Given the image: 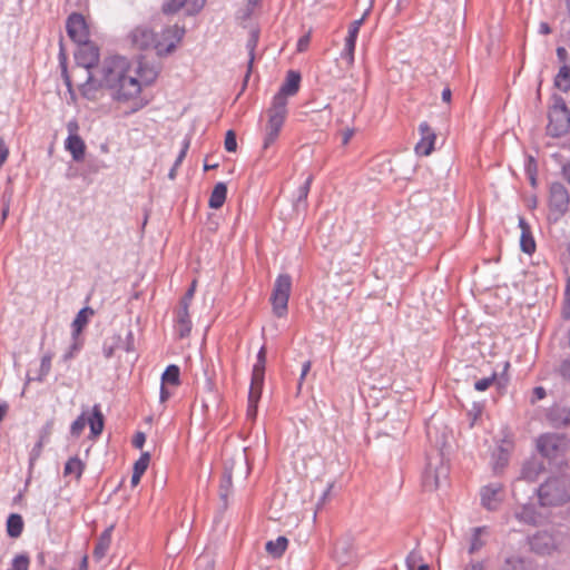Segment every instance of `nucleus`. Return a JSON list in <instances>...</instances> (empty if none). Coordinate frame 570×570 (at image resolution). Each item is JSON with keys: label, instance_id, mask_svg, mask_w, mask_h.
<instances>
[{"label": "nucleus", "instance_id": "nucleus-25", "mask_svg": "<svg viewBox=\"0 0 570 570\" xmlns=\"http://www.w3.org/2000/svg\"><path fill=\"white\" fill-rule=\"evenodd\" d=\"M87 422L90 426V433L92 436L96 438L102 433L105 417L99 404H95L92 406L91 415L88 417Z\"/></svg>", "mask_w": 570, "mask_h": 570}, {"label": "nucleus", "instance_id": "nucleus-52", "mask_svg": "<svg viewBox=\"0 0 570 570\" xmlns=\"http://www.w3.org/2000/svg\"><path fill=\"white\" fill-rule=\"evenodd\" d=\"M524 170L527 175L537 174L538 166L537 161L532 156H528L524 163Z\"/></svg>", "mask_w": 570, "mask_h": 570}, {"label": "nucleus", "instance_id": "nucleus-11", "mask_svg": "<svg viewBox=\"0 0 570 570\" xmlns=\"http://www.w3.org/2000/svg\"><path fill=\"white\" fill-rule=\"evenodd\" d=\"M76 65L79 68L92 69L99 61V49L91 41L79 43L78 50L75 52Z\"/></svg>", "mask_w": 570, "mask_h": 570}, {"label": "nucleus", "instance_id": "nucleus-19", "mask_svg": "<svg viewBox=\"0 0 570 570\" xmlns=\"http://www.w3.org/2000/svg\"><path fill=\"white\" fill-rule=\"evenodd\" d=\"M205 4V0H167L163 10L166 13H175L181 8H186L189 14L198 12Z\"/></svg>", "mask_w": 570, "mask_h": 570}, {"label": "nucleus", "instance_id": "nucleus-22", "mask_svg": "<svg viewBox=\"0 0 570 570\" xmlns=\"http://www.w3.org/2000/svg\"><path fill=\"white\" fill-rule=\"evenodd\" d=\"M519 227L521 228L520 247L525 254L531 255L535 250V242L531 233L530 225L523 218H519Z\"/></svg>", "mask_w": 570, "mask_h": 570}, {"label": "nucleus", "instance_id": "nucleus-55", "mask_svg": "<svg viewBox=\"0 0 570 570\" xmlns=\"http://www.w3.org/2000/svg\"><path fill=\"white\" fill-rule=\"evenodd\" d=\"M43 444H45V442H43L42 438H40L39 441L32 448V451L30 453V462L31 463L40 456Z\"/></svg>", "mask_w": 570, "mask_h": 570}, {"label": "nucleus", "instance_id": "nucleus-32", "mask_svg": "<svg viewBox=\"0 0 570 570\" xmlns=\"http://www.w3.org/2000/svg\"><path fill=\"white\" fill-rule=\"evenodd\" d=\"M288 544V540L281 535L276 540H271L266 543V551L272 554L273 557H281Z\"/></svg>", "mask_w": 570, "mask_h": 570}, {"label": "nucleus", "instance_id": "nucleus-59", "mask_svg": "<svg viewBox=\"0 0 570 570\" xmlns=\"http://www.w3.org/2000/svg\"><path fill=\"white\" fill-rule=\"evenodd\" d=\"M53 428V421H48L41 429V435L43 442H47Z\"/></svg>", "mask_w": 570, "mask_h": 570}, {"label": "nucleus", "instance_id": "nucleus-41", "mask_svg": "<svg viewBox=\"0 0 570 570\" xmlns=\"http://www.w3.org/2000/svg\"><path fill=\"white\" fill-rule=\"evenodd\" d=\"M405 564L409 570H420V566H428L422 562V557L416 550H413L407 554Z\"/></svg>", "mask_w": 570, "mask_h": 570}, {"label": "nucleus", "instance_id": "nucleus-26", "mask_svg": "<svg viewBox=\"0 0 570 570\" xmlns=\"http://www.w3.org/2000/svg\"><path fill=\"white\" fill-rule=\"evenodd\" d=\"M515 519L525 524H537L539 520V514L533 504H522L519 510L514 512Z\"/></svg>", "mask_w": 570, "mask_h": 570}, {"label": "nucleus", "instance_id": "nucleus-60", "mask_svg": "<svg viewBox=\"0 0 570 570\" xmlns=\"http://www.w3.org/2000/svg\"><path fill=\"white\" fill-rule=\"evenodd\" d=\"M560 373L562 377L570 381V360H566L562 362L560 366Z\"/></svg>", "mask_w": 570, "mask_h": 570}, {"label": "nucleus", "instance_id": "nucleus-33", "mask_svg": "<svg viewBox=\"0 0 570 570\" xmlns=\"http://www.w3.org/2000/svg\"><path fill=\"white\" fill-rule=\"evenodd\" d=\"M96 73H88L86 81L80 86V91L86 98H94L96 90L101 86V81L95 78Z\"/></svg>", "mask_w": 570, "mask_h": 570}, {"label": "nucleus", "instance_id": "nucleus-46", "mask_svg": "<svg viewBox=\"0 0 570 570\" xmlns=\"http://www.w3.org/2000/svg\"><path fill=\"white\" fill-rule=\"evenodd\" d=\"M557 58L560 63L559 71H570V66L568 65L569 55L566 48H557Z\"/></svg>", "mask_w": 570, "mask_h": 570}, {"label": "nucleus", "instance_id": "nucleus-43", "mask_svg": "<svg viewBox=\"0 0 570 570\" xmlns=\"http://www.w3.org/2000/svg\"><path fill=\"white\" fill-rule=\"evenodd\" d=\"M150 461V454L142 452L140 458L135 462L132 472L144 474L148 468Z\"/></svg>", "mask_w": 570, "mask_h": 570}, {"label": "nucleus", "instance_id": "nucleus-6", "mask_svg": "<svg viewBox=\"0 0 570 570\" xmlns=\"http://www.w3.org/2000/svg\"><path fill=\"white\" fill-rule=\"evenodd\" d=\"M449 472V466L443 462L440 455L434 460H430L422 476L424 489L426 491L439 489L446 482Z\"/></svg>", "mask_w": 570, "mask_h": 570}, {"label": "nucleus", "instance_id": "nucleus-2", "mask_svg": "<svg viewBox=\"0 0 570 570\" xmlns=\"http://www.w3.org/2000/svg\"><path fill=\"white\" fill-rule=\"evenodd\" d=\"M542 507H559L570 501V475L549 476L540 487L533 489Z\"/></svg>", "mask_w": 570, "mask_h": 570}, {"label": "nucleus", "instance_id": "nucleus-47", "mask_svg": "<svg viewBox=\"0 0 570 570\" xmlns=\"http://www.w3.org/2000/svg\"><path fill=\"white\" fill-rule=\"evenodd\" d=\"M86 423H87V420L85 419V415L81 414L80 416H78L72 423H71V426H70V433L73 435V436H79L81 434V432L83 431L85 426H86Z\"/></svg>", "mask_w": 570, "mask_h": 570}, {"label": "nucleus", "instance_id": "nucleus-30", "mask_svg": "<svg viewBox=\"0 0 570 570\" xmlns=\"http://www.w3.org/2000/svg\"><path fill=\"white\" fill-rule=\"evenodd\" d=\"M485 533H488L487 527H476L473 529L468 550L470 554H474L485 546V540L482 539V534Z\"/></svg>", "mask_w": 570, "mask_h": 570}, {"label": "nucleus", "instance_id": "nucleus-18", "mask_svg": "<svg viewBox=\"0 0 570 570\" xmlns=\"http://www.w3.org/2000/svg\"><path fill=\"white\" fill-rule=\"evenodd\" d=\"M547 420L557 429L570 426V407L556 402L547 412Z\"/></svg>", "mask_w": 570, "mask_h": 570}, {"label": "nucleus", "instance_id": "nucleus-64", "mask_svg": "<svg viewBox=\"0 0 570 570\" xmlns=\"http://www.w3.org/2000/svg\"><path fill=\"white\" fill-rule=\"evenodd\" d=\"M562 175L564 179L570 184V161L562 166Z\"/></svg>", "mask_w": 570, "mask_h": 570}, {"label": "nucleus", "instance_id": "nucleus-62", "mask_svg": "<svg viewBox=\"0 0 570 570\" xmlns=\"http://www.w3.org/2000/svg\"><path fill=\"white\" fill-rule=\"evenodd\" d=\"M463 570H484L483 561H471Z\"/></svg>", "mask_w": 570, "mask_h": 570}, {"label": "nucleus", "instance_id": "nucleus-38", "mask_svg": "<svg viewBox=\"0 0 570 570\" xmlns=\"http://www.w3.org/2000/svg\"><path fill=\"white\" fill-rule=\"evenodd\" d=\"M51 361H52V353H50V352L46 353L41 357L39 374L37 377H33V380L42 382L46 379V376L50 373V370H51ZM30 381H32V379L28 377L27 383H29Z\"/></svg>", "mask_w": 570, "mask_h": 570}, {"label": "nucleus", "instance_id": "nucleus-56", "mask_svg": "<svg viewBox=\"0 0 570 570\" xmlns=\"http://www.w3.org/2000/svg\"><path fill=\"white\" fill-rule=\"evenodd\" d=\"M566 295H567V298H566V302H564V305L562 308V315L564 318L568 320V318H570V284H568V286H567Z\"/></svg>", "mask_w": 570, "mask_h": 570}, {"label": "nucleus", "instance_id": "nucleus-37", "mask_svg": "<svg viewBox=\"0 0 570 570\" xmlns=\"http://www.w3.org/2000/svg\"><path fill=\"white\" fill-rule=\"evenodd\" d=\"M179 375L180 370L177 365L170 364L166 367L161 375V383L163 384H171V385H178L179 384Z\"/></svg>", "mask_w": 570, "mask_h": 570}, {"label": "nucleus", "instance_id": "nucleus-39", "mask_svg": "<svg viewBox=\"0 0 570 570\" xmlns=\"http://www.w3.org/2000/svg\"><path fill=\"white\" fill-rule=\"evenodd\" d=\"M350 544L347 542H338L334 549V556L337 562L346 564L351 561L348 553Z\"/></svg>", "mask_w": 570, "mask_h": 570}, {"label": "nucleus", "instance_id": "nucleus-34", "mask_svg": "<svg viewBox=\"0 0 570 570\" xmlns=\"http://www.w3.org/2000/svg\"><path fill=\"white\" fill-rule=\"evenodd\" d=\"M262 395V389L254 387L250 385L248 393V406H247V416L255 417L257 413V403Z\"/></svg>", "mask_w": 570, "mask_h": 570}, {"label": "nucleus", "instance_id": "nucleus-23", "mask_svg": "<svg viewBox=\"0 0 570 570\" xmlns=\"http://www.w3.org/2000/svg\"><path fill=\"white\" fill-rule=\"evenodd\" d=\"M66 149L71 154L75 161H80L85 157L86 145L78 135H69L66 139Z\"/></svg>", "mask_w": 570, "mask_h": 570}, {"label": "nucleus", "instance_id": "nucleus-44", "mask_svg": "<svg viewBox=\"0 0 570 570\" xmlns=\"http://www.w3.org/2000/svg\"><path fill=\"white\" fill-rule=\"evenodd\" d=\"M554 86L563 92L570 90V73H556Z\"/></svg>", "mask_w": 570, "mask_h": 570}, {"label": "nucleus", "instance_id": "nucleus-57", "mask_svg": "<svg viewBox=\"0 0 570 570\" xmlns=\"http://www.w3.org/2000/svg\"><path fill=\"white\" fill-rule=\"evenodd\" d=\"M309 43H311V36L308 33L302 36L297 41V50L301 52L305 51L308 48Z\"/></svg>", "mask_w": 570, "mask_h": 570}, {"label": "nucleus", "instance_id": "nucleus-50", "mask_svg": "<svg viewBox=\"0 0 570 570\" xmlns=\"http://www.w3.org/2000/svg\"><path fill=\"white\" fill-rule=\"evenodd\" d=\"M189 145H190L189 138H185L183 140V144H181V149H180V151H179V154H178V156H177V158H176V160L174 163L175 168H178L180 166V164L183 163V160L186 157V154H187V151L189 149Z\"/></svg>", "mask_w": 570, "mask_h": 570}, {"label": "nucleus", "instance_id": "nucleus-13", "mask_svg": "<svg viewBox=\"0 0 570 570\" xmlns=\"http://www.w3.org/2000/svg\"><path fill=\"white\" fill-rule=\"evenodd\" d=\"M363 23V19L354 20L348 26L347 36L345 37L344 48L341 53V59L345 61L344 68H350L354 60L355 42L358 37L360 28Z\"/></svg>", "mask_w": 570, "mask_h": 570}, {"label": "nucleus", "instance_id": "nucleus-53", "mask_svg": "<svg viewBox=\"0 0 570 570\" xmlns=\"http://www.w3.org/2000/svg\"><path fill=\"white\" fill-rule=\"evenodd\" d=\"M121 348H124L127 353H130L135 350V338L131 331H128Z\"/></svg>", "mask_w": 570, "mask_h": 570}, {"label": "nucleus", "instance_id": "nucleus-8", "mask_svg": "<svg viewBox=\"0 0 570 570\" xmlns=\"http://www.w3.org/2000/svg\"><path fill=\"white\" fill-rule=\"evenodd\" d=\"M544 469L543 461L538 458H530L523 462L520 476L512 483V495L517 501H519L518 490L522 483L537 481Z\"/></svg>", "mask_w": 570, "mask_h": 570}, {"label": "nucleus", "instance_id": "nucleus-3", "mask_svg": "<svg viewBox=\"0 0 570 570\" xmlns=\"http://www.w3.org/2000/svg\"><path fill=\"white\" fill-rule=\"evenodd\" d=\"M552 98L547 132L551 137H560L570 129V110L561 96L553 95Z\"/></svg>", "mask_w": 570, "mask_h": 570}, {"label": "nucleus", "instance_id": "nucleus-24", "mask_svg": "<svg viewBox=\"0 0 570 570\" xmlns=\"http://www.w3.org/2000/svg\"><path fill=\"white\" fill-rule=\"evenodd\" d=\"M114 527L110 525L107 528L98 538L95 549H94V558L96 560H101L108 552L110 544H111V534H112Z\"/></svg>", "mask_w": 570, "mask_h": 570}, {"label": "nucleus", "instance_id": "nucleus-35", "mask_svg": "<svg viewBox=\"0 0 570 570\" xmlns=\"http://www.w3.org/2000/svg\"><path fill=\"white\" fill-rule=\"evenodd\" d=\"M313 183V175L307 176L305 181L297 188L295 197V206L298 208L301 204L306 205L309 194L311 185Z\"/></svg>", "mask_w": 570, "mask_h": 570}, {"label": "nucleus", "instance_id": "nucleus-1", "mask_svg": "<svg viewBox=\"0 0 570 570\" xmlns=\"http://www.w3.org/2000/svg\"><path fill=\"white\" fill-rule=\"evenodd\" d=\"M301 73H287L285 81L281 85L278 91L273 96L269 108L267 109L268 121L264 137L263 148L267 149L273 145L285 122L288 110L289 98L297 95L301 88Z\"/></svg>", "mask_w": 570, "mask_h": 570}, {"label": "nucleus", "instance_id": "nucleus-5", "mask_svg": "<svg viewBox=\"0 0 570 570\" xmlns=\"http://www.w3.org/2000/svg\"><path fill=\"white\" fill-rule=\"evenodd\" d=\"M106 77L107 81L116 80L117 85L112 94L114 98L118 101H127L136 98L140 91L141 86L137 78L129 77L127 73H101Z\"/></svg>", "mask_w": 570, "mask_h": 570}, {"label": "nucleus", "instance_id": "nucleus-10", "mask_svg": "<svg viewBox=\"0 0 570 570\" xmlns=\"http://www.w3.org/2000/svg\"><path fill=\"white\" fill-rule=\"evenodd\" d=\"M562 435L556 433H544L537 439L538 452L549 460H556L563 451Z\"/></svg>", "mask_w": 570, "mask_h": 570}, {"label": "nucleus", "instance_id": "nucleus-48", "mask_svg": "<svg viewBox=\"0 0 570 570\" xmlns=\"http://www.w3.org/2000/svg\"><path fill=\"white\" fill-rule=\"evenodd\" d=\"M225 149L229 153H234L237 149L236 135L233 130H228L224 141Z\"/></svg>", "mask_w": 570, "mask_h": 570}, {"label": "nucleus", "instance_id": "nucleus-31", "mask_svg": "<svg viewBox=\"0 0 570 570\" xmlns=\"http://www.w3.org/2000/svg\"><path fill=\"white\" fill-rule=\"evenodd\" d=\"M23 530V520L20 514L11 513L7 519V533L10 538H18Z\"/></svg>", "mask_w": 570, "mask_h": 570}, {"label": "nucleus", "instance_id": "nucleus-45", "mask_svg": "<svg viewBox=\"0 0 570 570\" xmlns=\"http://www.w3.org/2000/svg\"><path fill=\"white\" fill-rule=\"evenodd\" d=\"M497 380V373L493 372L490 376L475 381L474 389L479 392L487 391Z\"/></svg>", "mask_w": 570, "mask_h": 570}, {"label": "nucleus", "instance_id": "nucleus-16", "mask_svg": "<svg viewBox=\"0 0 570 570\" xmlns=\"http://www.w3.org/2000/svg\"><path fill=\"white\" fill-rule=\"evenodd\" d=\"M550 208L563 214L568 209L569 193L561 183H552L549 196Z\"/></svg>", "mask_w": 570, "mask_h": 570}, {"label": "nucleus", "instance_id": "nucleus-17", "mask_svg": "<svg viewBox=\"0 0 570 570\" xmlns=\"http://www.w3.org/2000/svg\"><path fill=\"white\" fill-rule=\"evenodd\" d=\"M531 549L539 554H550L557 549L554 537L548 531H539L530 539Z\"/></svg>", "mask_w": 570, "mask_h": 570}, {"label": "nucleus", "instance_id": "nucleus-21", "mask_svg": "<svg viewBox=\"0 0 570 570\" xmlns=\"http://www.w3.org/2000/svg\"><path fill=\"white\" fill-rule=\"evenodd\" d=\"M191 320L189 315V307L178 305L176 309V332L179 337H186L191 332Z\"/></svg>", "mask_w": 570, "mask_h": 570}, {"label": "nucleus", "instance_id": "nucleus-40", "mask_svg": "<svg viewBox=\"0 0 570 570\" xmlns=\"http://www.w3.org/2000/svg\"><path fill=\"white\" fill-rule=\"evenodd\" d=\"M30 559L26 553L17 554L8 570H29Z\"/></svg>", "mask_w": 570, "mask_h": 570}, {"label": "nucleus", "instance_id": "nucleus-42", "mask_svg": "<svg viewBox=\"0 0 570 570\" xmlns=\"http://www.w3.org/2000/svg\"><path fill=\"white\" fill-rule=\"evenodd\" d=\"M109 62L110 66L107 68V71H126L128 69V62L124 57H110Z\"/></svg>", "mask_w": 570, "mask_h": 570}, {"label": "nucleus", "instance_id": "nucleus-4", "mask_svg": "<svg viewBox=\"0 0 570 570\" xmlns=\"http://www.w3.org/2000/svg\"><path fill=\"white\" fill-rule=\"evenodd\" d=\"M292 292V277L288 274H279L273 286L269 302L273 314L283 318L288 312V301Z\"/></svg>", "mask_w": 570, "mask_h": 570}, {"label": "nucleus", "instance_id": "nucleus-20", "mask_svg": "<svg viewBox=\"0 0 570 570\" xmlns=\"http://www.w3.org/2000/svg\"><path fill=\"white\" fill-rule=\"evenodd\" d=\"M265 364H266V350L265 346H262L257 353L256 363L253 366L252 371V381L250 385L257 386V389H263L264 377H265Z\"/></svg>", "mask_w": 570, "mask_h": 570}, {"label": "nucleus", "instance_id": "nucleus-63", "mask_svg": "<svg viewBox=\"0 0 570 570\" xmlns=\"http://www.w3.org/2000/svg\"><path fill=\"white\" fill-rule=\"evenodd\" d=\"M538 31L540 35H549L551 33V28L548 22L541 21L539 23Z\"/></svg>", "mask_w": 570, "mask_h": 570}, {"label": "nucleus", "instance_id": "nucleus-9", "mask_svg": "<svg viewBox=\"0 0 570 570\" xmlns=\"http://www.w3.org/2000/svg\"><path fill=\"white\" fill-rule=\"evenodd\" d=\"M66 30L69 38L76 43L90 41V28L81 13H71L66 21Z\"/></svg>", "mask_w": 570, "mask_h": 570}, {"label": "nucleus", "instance_id": "nucleus-15", "mask_svg": "<svg viewBox=\"0 0 570 570\" xmlns=\"http://www.w3.org/2000/svg\"><path fill=\"white\" fill-rule=\"evenodd\" d=\"M155 36L156 33H154L147 27L139 26L131 30L128 38L132 47H135L138 50H155Z\"/></svg>", "mask_w": 570, "mask_h": 570}, {"label": "nucleus", "instance_id": "nucleus-61", "mask_svg": "<svg viewBox=\"0 0 570 570\" xmlns=\"http://www.w3.org/2000/svg\"><path fill=\"white\" fill-rule=\"evenodd\" d=\"M171 396V392L166 387V384L160 385L159 400L161 403L166 402Z\"/></svg>", "mask_w": 570, "mask_h": 570}, {"label": "nucleus", "instance_id": "nucleus-58", "mask_svg": "<svg viewBox=\"0 0 570 570\" xmlns=\"http://www.w3.org/2000/svg\"><path fill=\"white\" fill-rule=\"evenodd\" d=\"M146 442V435L142 432H137L132 439V445L136 449H142L144 444Z\"/></svg>", "mask_w": 570, "mask_h": 570}, {"label": "nucleus", "instance_id": "nucleus-14", "mask_svg": "<svg viewBox=\"0 0 570 570\" xmlns=\"http://www.w3.org/2000/svg\"><path fill=\"white\" fill-rule=\"evenodd\" d=\"M420 140L415 145V153L420 156H429L434 149L436 139L435 131L426 121L419 125Z\"/></svg>", "mask_w": 570, "mask_h": 570}, {"label": "nucleus", "instance_id": "nucleus-12", "mask_svg": "<svg viewBox=\"0 0 570 570\" xmlns=\"http://www.w3.org/2000/svg\"><path fill=\"white\" fill-rule=\"evenodd\" d=\"M503 487L500 482L484 485L480 491L481 504L489 511L499 509L503 500Z\"/></svg>", "mask_w": 570, "mask_h": 570}, {"label": "nucleus", "instance_id": "nucleus-51", "mask_svg": "<svg viewBox=\"0 0 570 570\" xmlns=\"http://www.w3.org/2000/svg\"><path fill=\"white\" fill-rule=\"evenodd\" d=\"M546 396H547L546 389L542 386H535L532 391L530 402H531V404H534L535 402L543 400Z\"/></svg>", "mask_w": 570, "mask_h": 570}, {"label": "nucleus", "instance_id": "nucleus-7", "mask_svg": "<svg viewBox=\"0 0 570 570\" xmlns=\"http://www.w3.org/2000/svg\"><path fill=\"white\" fill-rule=\"evenodd\" d=\"M185 30L177 24L165 28L155 36V51L161 57L171 53L181 41Z\"/></svg>", "mask_w": 570, "mask_h": 570}, {"label": "nucleus", "instance_id": "nucleus-36", "mask_svg": "<svg viewBox=\"0 0 570 570\" xmlns=\"http://www.w3.org/2000/svg\"><path fill=\"white\" fill-rule=\"evenodd\" d=\"M83 346V340L80 336L71 335V344L62 355L63 362H69L80 352Z\"/></svg>", "mask_w": 570, "mask_h": 570}, {"label": "nucleus", "instance_id": "nucleus-28", "mask_svg": "<svg viewBox=\"0 0 570 570\" xmlns=\"http://www.w3.org/2000/svg\"><path fill=\"white\" fill-rule=\"evenodd\" d=\"M227 196V187L224 183H217L212 190L209 196L208 205L210 208L218 209L220 208Z\"/></svg>", "mask_w": 570, "mask_h": 570}, {"label": "nucleus", "instance_id": "nucleus-54", "mask_svg": "<svg viewBox=\"0 0 570 570\" xmlns=\"http://www.w3.org/2000/svg\"><path fill=\"white\" fill-rule=\"evenodd\" d=\"M311 367H312V362L311 361H306V362L303 363L302 372H301L299 380H298V386H297V391L298 392L301 391L303 381L305 380L306 375L311 371Z\"/></svg>", "mask_w": 570, "mask_h": 570}, {"label": "nucleus", "instance_id": "nucleus-29", "mask_svg": "<svg viewBox=\"0 0 570 570\" xmlns=\"http://www.w3.org/2000/svg\"><path fill=\"white\" fill-rule=\"evenodd\" d=\"M92 314H94L92 308H90V307L81 308L77 313L75 320L71 323V328H72L71 335L80 336L82 328L87 325V323L89 321V316Z\"/></svg>", "mask_w": 570, "mask_h": 570}, {"label": "nucleus", "instance_id": "nucleus-49", "mask_svg": "<svg viewBox=\"0 0 570 570\" xmlns=\"http://www.w3.org/2000/svg\"><path fill=\"white\" fill-rule=\"evenodd\" d=\"M195 291H196V281H193L189 288L186 291L184 296L180 298L178 305L189 307L191 304V301L194 298Z\"/></svg>", "mask_w": 570, "mask_h": 570}, {"label": "nucleus", "instance_id": "nucleus-27", "mask_svg": "<svg viewBox=\"0 0 570 570\" xmlns=\"http://www.w3.org/2000/svg\"><path fill=\"white\" fill-rule=\"evenodd\" d=\"M86 469V464L76 455L70 458L63 468V475H73L77 481H79L82 476V473Z\"/></svg>", "mask_w": 570, "mask_h": 570}]
</instances>
